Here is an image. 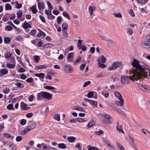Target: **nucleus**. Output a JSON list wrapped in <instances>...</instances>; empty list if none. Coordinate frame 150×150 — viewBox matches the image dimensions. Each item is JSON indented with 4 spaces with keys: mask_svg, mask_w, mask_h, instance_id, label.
Returning <instances> with one entry per match:
<instances>
[{
    "mask_svg": "<svg viewBox=\"0 0 150 150\" xmlns=\"http://www.w3.org/2000/svg\"><path fill=\"white\" fill-rule=\"evenodd\" d=\"M139 61L134 59L132 62L133 68L129 70V74L132 75L129 76H122L121 79L122 83L125 84H127L130 80L137 81L138 80H142L143 77L147 78L148 77V73L145 72L144 69L139 64Z\"/></svg>",
    "mask_w": 150,
    "mask_h": 150,
    "instance_id": "1",
    "label": "nucleus"
},
{
    "mask_svg": "<svg viewBox=\"0 0 150 150\" xmlns=\"http://www.w3.org/2000/svg\"><path fill=\"white\" fill-rule=\"evenodd\" d=\"M36 126V124L35 123H32L30 125L24 128L23 131L21 132L22 135L25 134L27 132L30 130L33 129Z\"/></svg>",
    "mask_w": 150,
    "mask_h": 150,
    "instance_id": "2",
    "label": "nucleus"
},
{
    "mask_svg": "<svg viewBox=\"0 0 150 150\" xmlns=\"http://www.w3.org/2000/svg\"><path fill=\"white\" fill-rule=\"evenodd\" d=\"M122 65V62H121L115 61L111 66L108 68V70L109 71L114 70L118 67H120Z\"/></svg>",
    "mask_w": 150,
    "mask_h": 150,
    "instance_id": "3",
    "label": "nucleus"
},
{
    "mask_svg": "<svg viewBox=\"0 0 150 150\" xmlns=\"http://www.w3.org/2000/svg\"><path fill=\"white\" fill-rule=\"evenodd\" d=\"M103 120L102 121L103 123L105 124H109L111 123V122L110 120V118L111 117L107 115H103L102 116Z\"/></svg>",
    "mask_w": 150,
    "mask_h": 150,
    "instance_id": "4",
    "label": "nucleus"
},
{
    "mask_svg": "<svg viewBox=\"0 0 150 150\" xmlns=\"http://www.w3.org/2000/svg\"><path fill=\"white\" fill-rule=\"evenodd\" d=\"M42 97L48 100H51L52 97V95L50 93L45 91H42Z\"/></svg>",
    "mask_w": 150,
    "mask_h": 150,
    "instance_id": "5",
    "label": "nucleus"
},
{
    "mask_svg": "<svg viewBox=\"0 0 150 150\" xmlns=\"http://www.w3.org/2000/svg\"><path fill=\"white\" fill-rule=\"evenodd\" d=\"M74 52H71L69 53L66 57L67 61L69 62H73L74 59Z\"/></svg>",
    "mask_w": 150,
    "mask_h": 150,
    "instance_id": "6",
    "label": "nucleus"
},
{
    "mask_svg": "<svg viewBox=\"0 0 150 150\" xmlns=\"http://www.w3.org/2000/svg\"><path fill=\"white\" fill-rule=\"evenodd\" d=\"M142 46L144 48H150V41L147 40L143 42L142 43Z\"/></svg>",
    "mask_w": 150,
    "mask_h": 150,
    "instance_id": "7",
    "label": "nucleus"
},
{
    "mask_svg": "<svg viewBox=\"0 0 150 150\" xmlns=\"http://www.w3.org/2000/svg\"><path fill=\"white\" fill-rule=\"evenodd\" d=\"M85 100L87 101L90 103L92 106H94L95 107H97V102L93 100H90L87 98L85 99Z\"/></svg>",
    "mask_w": 150,
    "mask_h": 150,
    "instance_id": "8",
    "label": "nucleus"
},
{
    "mask_svg": "<svg viewBox=\"0 0 150 150\" xmlns=\"http://www.w3.org/2000/svg\"><path fill=\"white\" fill-rule=\"evenodd\" d=\"M72 109L73 110H76L84 112H85V110L84 109L79 106H73Z\"/></svg>",
    "mask_w": 150,
    "mask_h": 150,
    "instance_id": "9",
    "label": "nucleus"
},
{
    "mask_svg": "<svg viewBox=\"0 0 150 150\" xmlns=\"http://www.w3.org/2000/svg\"><path fill=\"white\" fill-rule=\"evenodd\" d=\"M117 126H116V129L117 130L120 132H122L124 134V132L122 129V125H119L118 122H117Z\"/></svg>",
    "mask_w": 150,
    "mask_h": 150,
    "instance_id": "10",
    "label": "nucleus"
},
{
    "mask_svg": "<svg viewBox=\"0 0 150 150\" xmlns=\"http://www.w3.org/2000/svg\"><path fill=\"white\" fill-rule=\"evenodd\" d=\"M8 73V71L6 69L4 68L0 69V76H1L3 75L7 74Z\"/></svg>",
    "mask_w": 150,
    "mask_h": 150,
    "instance_id": "11",
    "label": "nucleus"
},
{
    "mask_svg": "<svg viewBox=\"0 0 150 150\" xmlns=\"http://www.w3.org/2000/svg\"><path fill=\"white\" fill-rule=\"evenodd\" d=\"M74 71L73 67L70 66L66 65V73H71Z\"/></svg>",
    "mask_w": 150,
    "mask_h": 150,
    "instance_id": "12",
    "label": "nucleus"
},
{
    "mask_svg": "<svg viewBox=\"0 0 150 150\" xmlns=\"http://www.w3.org/2000/svg\"><path fill=\"white\" fill-rule=\"evenodd\" d=\"M120 101H116L115 102V104L119 106H122L123 105L124 100L122 99H119Z\"/></svg>",
    "mask_w": 150,
    "mask_h": 150,
    "instance_id": "13",
    "label": "nucleus"
},
{
    "mask_svg": "<svg viewBox=\"0 0 150 150\" xmlns=\"http://www.w3.org/2000/svg\"><path fill=\"white\" fill-rule=\"evenodd\" d=\"M47 65H43L35 67L34 69L35 70H38L39 69H45L47 68Z\"/></svg>",
    "mask_w": 150,
    "mask_h": 150,
    "instance_id": "14",
    "label": "nucleus"
},
{
    "mask_svg": "<svg viewBox=\"0 0 150 150\" xmlns=\"http://www.w3.org/2000/svg\"><path fill=\"white\" fill-rule=\"evenodd\" d=\"M126 33L128 35H132L133 34L132 29L130 27H128L126 29Z\"/></svg>",
    "mask_w": 150,
    "mask_h": 150,
    "instance_id": "15",
    "label": "nucleus"
},
{
    "mask_svg": "<svg viewBox=\"0 0 150 150\" xmlns=\"http://www.w3.org/2000/svg\"><path fill=\"white\" fill-rule=\"evenodd\" d=\"M115 96L119 99H122V97L121 94L118 92L115 91L114 93Z\"/></svg>",
    "mask_w": 150,
    "mask_h": 150,
    "instance_id": "16",
    "label": "nucleus"
},
{
    "mask_svg": "<svg viewBox=\"0 0 150 150\" xmlns=\"http://www.w3.org/2000/svg\"><path fill=\"white\" fill-rule=\"evenodd\" d=\"M101 93L105 98H107L109 96V93L108 92H106V90H103L102 91Z\"/></svg>",
    "mask_w": 150,
    "mask_h": 150,
    "instance_id": "17",
    "label": "nucleus"
},
{
    "mask_svg": "<svg viewBox=\"0 0 150 150\" xmlns=\"http://www.w3.org/2000/svg\"><path fill=\"white\" fill-rule=\"evenodd\" d=\"M96 7L94 6H90L88 8V10L89 14L91 15H92L93 13V11L95 9Z\"/></svg>",
    "mask_w": 150,
    "mask_h": 150,
    "instance_id": "18",
    "label": "nucleus"
},
{
    "mask_svg": "<svg viewBox=\"0 0 150 150\" xmlns=\"http://www.w3.org/2000/svg\"><path fill=\"white\" fill-rule=\"evenodd\" d=\"M35 76L39 78L41 80V79H44L45 75L44 74L41 73L39 74H35Z\"/></svg>",
    "mask_w": 150,
    "mask_h": 150,
    "instance_id": "19",
    "label": "nucleus"
},
{
    "mask_svg": "<svg viewBox=\"0 0 150 150\" xmlns=\"http://www.w3.org/2000/svg\"><path fill=\"white\" fill-rule=\"evenodd\" d=\"M21 107L24 110H27L29 108L27 107L26 104L24 103L23 102H21Z\"/></svg>",
    "mask_w": 150,
    "mask_h": 150,
    "instance_id": "20",
    "label": "nucleus"
},
{
    "mask_svg": "<svg viewBox=\"0 0 150 150\" xmlns=\"http://www.w3.org/2000/svg\"><path fill=\"white\" fill-rule=\"evenodd\" d=\"M138 86L139 87L141 90L145 91H147L148 90L147 89L146 87L141 84H138Z\"/></svg>",
    "mask_w": 150,
    "mask_h": 150,
    "instance_id": "21",
    "label": "nucleus"
},
{
    "mask_svg": "<svg viewBox=\"0 0 150 150\" xmlns=\"http://www.w3.org/2000/svg\"><path fill=\"white\" fill-rule=\"evenodd\" d=\"M23 27L25 29H27L30 27V24L26 21L23 23Z\"/></svg>",
    "mask_w": 150,
    "mask_h": 150,
    "instance_id": "22",
    "label": "nucleus"
},
{
    "mask_svg": "<svg viewBox=\"0 0 150 150\" xmlns=\"http://www.w3.org/2000/svg\"><path fill=\"white\" fill-rule=\"evenodd\" d=\"M75 139L76 138L74 137L70 136L67 137V140L70 142L72 143L74 142Z\"/></svg>",
    "mask_w": 150,
    "mask_h": 150,
    "instance_id": "23",
    "label": "nucleus"
},
{
    "mask_svg": "<svg viewBox=\"0 0 150 150\" xmlns=\"http://www.w3.org/2000/svg\"><path fill=\"white\" fill-rule=\"evenodd\" d=\"M137 2L139 4H146L148 0H136Z\"/></svg>",
    "mask_w": 150,
    "mask_h": 150,
    "instance_id": "24",
    "label": "nucleus"
},
{
    "mask_svg": "<svg viewBox=\"0 0 150 150\" xmlns=\"http://www.w3.org/2000/svg\"><path fill=\"white\" fill-rule=\"evenodd\" d=\"M83 41L81 40H78V43L77 45V47L78 49L81 50V47L82 42Z\"/></svg>",
    "mask_w": 150,
    "mask_h": 150,
    "instance_id": "25",
    "label": "nucleus"
},
{
    "mask_svg": "<svg viewBox=\"0 0 150 150\" xmlns=\"http://www.w3.org/2000/svg\"><path fill=\"white\" fill-rule=\"evenodd\" d=\"M81 57H78L74 60V61H73V62L74 64L75 65H76L79 62L80 60H81Z\"/></svg>",
    "mask_w": 150,
    "mask_h": 150,
    "instance_id": "26",
    "label": "nucleus"
},
{
    "mask_svg": "<svg viewBox=\"0 0 150 150\" xmlns=\"http://www.w3.org/2000/svg\"><path fill=\"white\" fill-rule=\"evenodd\" d=\"M95 124V122L93 121H90L87 125V127L89 128L93 126Z\"/></svg>",
    "mask_w": 150,
    "mask_h": 150,
    "instance_id": "27",
    "label": "nucleus"
},
{
    "mask_svg": "<svg viewBox=\"0 0 150 150\" xmlns=\"http://www.w3.org/2000/svg\"><path fill=\"white\" fill-rule=\"evenodd\" d=\"M42 91L37 93V99L38 101L41 100H42V98L41 97H42Z\"/></svg>",
    "mask_w": 150,
    "mask_h": 150,
    "instance_id": "28",
    "label": "nucleus"
},
{
    "mask_svg": "<svg viewBox=\"0 0 150 150\" xmlns=\"http://www.w3.org/2000/svg\"><path fill=\"white\" fill-rule=\"evenodd\" d=\"M88 150H99V149L94 146H91L90 145H88L87 146Z\"/></svg>",
    "mask_w": 150,
    "mask_h": 150,
    "instance_id": "29",
    "label": "nucleus"
},
{
    "mask_svg": "<svg viewBox=\"0 0 150 150\" xmlns=\"http://www.w3.org/2000/svg\"><path fill=\"white\" fill-rule=\"evenodd\" d=\"M51 11L50 12V14L49 15H47V18L49 20H52L54 19L55 16L53 15L51 13Z\"/></svg>",
    "mask_w": 150,
    "mask_h": 150,
    "instance_id": "30",
    "label": "nucleus"
},
{
    "mask_svg": "<svg viewBox=\"0 0 150 150\" xmlns=\"http://www.w3.org/2000/svg\"><path fill=\"white\" fill-rule=\"evenodd\" d=\"M62 32L63 34L65 35H66V24L63 23L62 26Z\"/></svg>",
    "mask_w": 150,
    "mask_h": 150,
    "instance_id": "31",
    "label": "nucleus"
},
{
    "mask_svg": "<svg viewBox=\"0 0 150 150\" xmlns=\"http://www.w3.org/2000/svg\"><path fill=\"white\" fill-rule=\"evenodd\" d=\"M53 118L58 121H59L60 120V116L58 114L54 115Z\"/></svg>",
    "mask_w": 150,
    "mask_h": 150,
    "instance_id": "32",
    "label": "nucleus"
},
{
    "mask_svg": "<svg viewBox=\"0 0 150 150\" xmlns=\"http://www.w3.org/2000/svg\"><path fill=\"white\" fill-rule=\"evenodd\" d=\"M12 54L10 52H7L4 54V57L6 58H8L11 56Z\"/></svg>",
    "mask_w": 150,
    "mask_h": 150,
    "instance_id": "33",
    "label": "nucleus"
},
{
    "mask_svg": "<svg viewBox=\"0 0 150 150\" xmlns=\"http://www.w3.org/2000/svg\"><path fill=\"white\" fill-rule=\"evenodd\" d=\"M7 67L9 68H12L13 69L16 66V65L15 64H11L10 63L7 64L6 65Z\"/></svg>",
    "mask_w": 150,
    "mask_h": 150,
    "instance_id": "34",
    "label": "nucleus"
},
{
    "mask_svg": "<svg viewBox=\"0 0 150 150\" xmlns=\"http://www.w3.org/2000/svg\"><path fill=\"white\" fill-rule=\"evenodd\" d=\"M4 135L5 137L7 138H11V139H12L14 137L13 136H11L10 134L7 133H5Z\"/></svg>",
    "mask_w": 150,
    "mask_h": 150,
    "instance_id": "35",
    "label": "nucleus"
},
{
    "mask_svg": "<svg viewBox=\"0 0 150 150\" xmlns=\"http://www.w3.org/2000/svg\"><path fill=\"white\" fill-rule=\"evenodd\" d=\"M5 29L8 31H10L12 30V26L10 25H7L6 26Z\"/></svg>",
    "mask_w": 150,
    "mask_h": 150,
    "instance_id": "36",
    "label": "nucleus"
},
{
    "mask_svg": "<svg viewBox=\"0 0 150 150\" xmlns=\"http://www.w3.org/2000/svg\"><path fill=\"white\" fill-rule=\"evenodd\" d=\"M34 99V96L33 95H30L28 97V100L29 101L32 102L33 101Z\"/></svg>",
    "mask_w": 150,
    "mask_h": 150,
    "instance_id": "37",
    "label": "nucleus"
},
{
    "mask_svg": "<svg viewBox=\"0 0 150 150\" xmlns=\"http://www.w3.org/2000/svg\"><path fill=\"white\" fill-rule=\"evenodd\" d=\"M58 147L62 149H64L66 148V146L64 144L61 143L58 144Z\"/></svg>",
    "mask_w": 150,
    "mask_h": 150,
    "instance_id": "38",
    "label": "nucleus"
},
{
    "mask_svg": "<svg viewBox=\"0 0 150 150\" xmlns=\"http://www.w3.org/2000/svg\"><path fill=\"white\" fill-rule=\"evenodd\" d=\"M116 144L117 146L120 149V150H124V148L123 146L121 144H120L116 142Z\"/></svg>",
    "mask_w": 150,
    "mask_h": 150,
    "instance_id": "39",
    "label": "nucleus"
},
{
    "mask_svg": "<svg viewBox=\"0 0 150 150\" xmlns=\"http://www.w3.org/2000/svg\"><path fill=\"white\" fill-rule=\"evenodd\" d=\"M5 8L6 10H11V6L8 4H6Z\"/></svg>",
    "mask_w": 150,
    "mask_h": 150,
    "instance_id": "40",
    "label": "nucleus"
},
{
    "mask_svg": "<svg viewBox=\"0 0 150 150\" xmlns=\"http://www.w3.org/2000/svg\"><path fill=\"white\" fill-rule=\"evenodd\" d=\"M38 9L39 10H41L44 8V5L43 3H38Z\"/></svg>",
    "mask_w": 150,
    "mask_h": 150,
    "instance_id": "41",
    "label": "nucleus"
},
{
    "mask_svg": "<svg viewBox=\"0 0 150 150\" xmlns=\"http://www.w3.org/2000/svg\"><path fill=\"white\" fill-rule=\"evenodd\" d=\"M113 15L115 17L117 18H121L122 16V14L120 13H114Z\"/></svg>",
    "mask_w": 150,
    "mask_h": 150,
    "instance_id": "42",
    "label": "nucleus"
},
{
    "mask_svg": "<svg viewBox=\"0 0 150 150\" xmlns=\"http://www.w3.org/2000/svg\"><path fill=\"white\" fill-rule=\"evenodd\" d=\"M16 14L17 16V17L18 18H20L22 16L23 14V13L21 11L19 10L16 13Z\"/></svg>",
    "mask_w": 150,
    "mask_h": 150,
    "instance_id": "43",
    "label": "nucleus"
},
{
    "mask_svg": "<svg viewBox=\"0 0 150 150\" xmlns=\"http://www.w3.org/2000/svg\"><path fill=\"white\" fill-rule=\"evenodd\" d=\"M100 61L102 63H104L106 61V59L105 57H104L103 56L101 55L100 57Z\"/></svg>",
    "mask_w": 150,
    "mask_h": 150,
    "instance_id": "44",
    "label": "nucleus"
},
{
    "mask_svg": "<svg viewBox=\"0 0 150 150\" xmlns=\"http://www.w3.org/2000/svg\"><path fill=\"white\" fill-rule=\"evenodd\" d=\"M45 88L47 89L50 90L56 89V88L51 86H45Z\"/></svg>",
    "mask_w": 150,
    "mask_h": 150,
    "instance_id": "45",
    "label": "nucleus"
},
{
    "mask_svg": "<svg viewBox=\"0 0 150 150\" xmlns=\"http://www.w3.org/2000/svg\"><path fill=\"white\" fill-rule=\"evenodd\" d=\"M93 96V93L92 91H90L88 93L87 95V96L88 98H91Z\"/></svg>",
    "mask_w": 150,
    "mask_h": 150,
    "instance_id": "46",
    "label": "nucleus"
},
{
    "mask_svg": "<svg viewBox=\"0 0 150 150\" xmlns=\"http://www.w3.org/2000/svg\"><path fill=\"white\" fill-rule=\"evenodd\" d=\"M10 38L9 37H6L4 38V42L6 43H7L10 41Z\"/></svg>",
    "mask_w": 150,
    "mask_h": 150,
    "instance_id": "47",
    "label": "nucleus"
},
{
    "mask_svg": "<svg viewBox=\"0 0 150 150\" xmlns=\"http://www.w3.org/2000/svg\"><path fill=\"white\" fill-rule=\"evenodd\" d=\"M9 91L10 90L9 88H6L3 89V91L4 93L7 94L9 93Z\"/></svg>",
    "mask_w": 150,
    "mask_h": 150,
    "instance_id": "48",
    "label": "nucleus"
},
{
    "mask_svg": "<svg viewBox=\"0 0 150 150\" xmlns=\"http://www.w3.org/2000/svg\"><path fill=\"white\" fill-rule=\"evenodd\" d=\"M16 39L17 40H18L19 41H22L23 40L22 37L20 35L17 36L16 38Z\"/></svg>",
    "mask_w": 150,
    "mask_h": 150,
    "instance_id": "49",
    "label": "nucleus"
},
{
    "mask_svg": "<svg viewBox=\"0 0 150 150\" xmlns=\"http://www.w3.org/2000/svg\"><path fill=\"white\" fill-rule=\"evenodd\" d=\"M15 4H16V7L17 8H20L22 7V5L21 4H19L17 1H16L15 2Z\"/></svg>",
    "mask_w": 150,
    "mask_h": 150,
    "instance_id": "50",
    "label": "nucleus"
},
{
    "mask_svg": "<svg viewBox=\"0 0 150 150\" xmlns=\"http://www.w3.org/2000/svg\"><path fill=\"white\" fill-rule=\"evenodd\" d=\"M76 121L79 122H83L85 121V120L81 118H76Z\"/></svg>",
    "mask_w": 150,
    "mask_h": 150,
    "instance_id": "51",
    "label": "nucleus"
},
{
    "mask_svg": "<svg viewBox=\"0 0 150 150\" xmlns=\"http://www.w3.org/2000/svg\"><path fill=\"white\" fill-rule=\"evenodd\" d=\"M107 146L108 147V149L110 150H115L114 147L112 145H111L109 144Z\"/></svg>",
    "mask_w": 150,
    "mask_h": 150,
    "instance_id": "52",
    "label": "nucleus"
},
{
    "mask_svg": "<svg viewBox=\"0 0 150 150\" xmlns=\"http://www.w3.org/2000/svg\"><path fill=\"white\" fill-rule=\"evenodd\" d=\"M26 120L24 119H23L21 120L20 124L22 125H24L26 124Z\"/></svg>",
    "mask_w": 150,
    "mask_h": 150,
    "instance_id": "53",
    "label": "nucleus"
},
{
    "mask_svg": "<svg viewBox=\"0 0 150 150\" xmlns=\"http://www.w3.org/2000/svg\"><path fill=\"white\" fill-rule=\"evenodd\" d=\"M74 49V46L72 45L69 46L67 48V50L69 51H72Z\"/></svg>",
    "mask_w": 150,
    "mask_h": 150,
    "instance_id": "54",
    "label": "nucleus"
},
{
    "mask_svg": "<svg viewBox=\"0 0 150 150\" xmlns=\"http://www.w3.org/2000/svg\"><path fill=\"white\" fill-rule=\"evenodd\" d=\"M103 131L102 130H100L99 131H96L95 133L98 135H100L103 134Z\"/></svg>",
    "mask_w": 150,
    "mask_h": 150,
    "instance_id": "55",
    "label": "nucleus"
},
{
    "mask_svg": "<svg viewBox=\"0 0 150 150\" xmlns=\"http://www.w3.org/2000/svg\"><path fill=\"white\" fill-rule=\"evenodd\" d=\"M103 142L104 144L105 145H107V146L108 145V144H110V143L108 140L105 139H103Z\"/></svg>",
    "mask_w": 150,
    "mask_h": 150,
    "instance_id": "56",
    "label": "nucleus"
},
{
    "mask_svg": "<svg viewBox=\"0 0 150 150\" xmlns=\"http://www.w3.org/2000/svg\"><path fill=\"white\" fill-rule=\"evenodd\" d=\"M91 83V82L90 81H88L86 82H85L83 85V87H85L87 86L88 85L90 84Z\"/></svg>",
    "mask_w": 150,
    "mask_h": 150,
    "instance_id": "57",
    "label": "nucleus"
},
{
    "mask_svg": "<svg viewBox=\"0 0 150 150\" xmlns=\"http://www.w3.org/2000/svg\"><path fill=\"white\" fill-rule=\"evenodd\" d=\"M25 69L22 67H21L18 70V72L20 73L24 72L25 71Z\"/></svg>",
    "mask_w": 150,
    "mask_h": 150,
    "instance_id": "58",
    "label": "nucleus"
},
{
    "mask_svg": "<svg viewBox=\"0 0 150 150\" xmlns=\"http://www.w3.org/2000/svg\"><path fill=\"white\" fill-rule=\"evenodd\" d=\"M31 10L33 13L35 14L36 13V10L34 7L32 6L31 7Z\"/></svg>",
    "mask_w": 150,
    "mask_h": 150,
    "instance_id": "59",
    "label": "nucleus"
},
{
    "mask_svg": "<svg viewBox=\"0 0 150 150\" xmlns=\"http://www.w3.org/2000/svg\"><path fill=\"white\" fill-rule=\"evenodd\" d=\"M10 148L11 150H15L16 149V146L14 144H11L10 146Z\"/></svg>",
    "mask_w": 150,
    "mask_h": 150,
    "instance_id": "60",
    "label": "nucleus"
},
{
    "mask_svg": "<svg viewBox=\"0 0 150 150\" xmlns=\"http://www.w3.org/2000/svg\"><path fill=\"white\" fill-rule=\"evenodd\" d=\"M57 23H60L62 21V18L60 16H58L57 18Z\"/></svg>",
    "mask_w": 150,
    "mask_h": 150,
    "instance_id": "61",
    "label": "nucleus"
},
{
    "mask_svg": "<svg viewBox=\"0 0 150 150\" xmlns=\"http://www.w3.org/2000/svg\"><path fill=\"white\" fill-rule=\"evenodd\" d=\"M47 5L49 7V8L50 10H52L53 9V7L51 4L49 2H47Z\"/></svg>",
    "mask_w": 150,
    "mask_h": 150,
    "instance_id": "62",
    "label": "nucleus"
},
{
    "mask_svg": "<svg viewBox=\"0 0 150 150\" xmlns=\"http://www.w3.org/2000/svg\"><path fill=\"white\" fill-rule=\"evenodd\" d=\"M13 104H10L7 106V108L9 110H11L13 108Z\"/></svg>",
    "mask_w": 150,
    "mask_h": 150,
    "instance_id": "63",
    "label": "nucleus"
},
{
    "mask_svg": "<svg viewBox=\"0 0 150 150\" xmlns=\"http://www.w3.org/2000/svg\"><path fill=\"white\" fill-rule=\"evenodd\" d=\"M22 137L21 136H17L16 138V141L17 142H19L22 140Z\"/></svg>",
    "mask_w": 150,
    "mask_h": 150,
    "instance_id": "64",
    "label": "nucleus"
}]
</instances>
